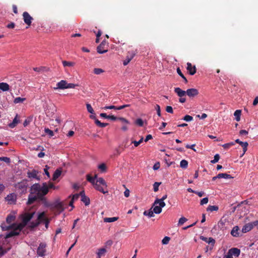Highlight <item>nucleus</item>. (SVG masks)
<instances>
[{
	"label": "nucleus",
	"mask_w": 258,
	"mask_h": 258,
	"mask_svg": "<svg viewBox=\"0 0 258 258\" xmlns=\"http://www.w3.org/2000/svg\"><path fill=\"white\" fill-rule=\"evenodd\" d=\"M66 204L63 202H60L58 200L51 204L50 209L57 214H59L64 210V206Z\"/></svg>",
	"instance_id": "1"
},
{
	"label": "nucleus",
	"mask_w": 258,
	"mask_h": 258,
	"mask_svg": "<svg viewBox=\"0 0 258 258\" xmlns=\"http://www.w3.org/2000/svg\"><path fill=\"white\" fill-rule=\"evenodd\" d=\"M47 217H46V214L44 212L39 213L38 215L37 221L35 222H32L31 223L30 227L34 228L38 226L40 223L43 222Z\"/></svg>",
	"instance_id": "2"
},
{
	"label": "nucleus",
	"mask_w": 258,
	"mask_h": 258,
	"mask_svg": "<svg viewBox=\"0 0 258 258\" xmlns=\"http://www.w3.org/2000/svg\"><path fill=\"white\" fill-rule=\"evenodd\" d=\"M35 212L31 213H25L22 215V223L19 224V226H22V228H23L28 223L29 221L33 218Z\"/></svg>",
	"instance_id": "3"
},
{
	"label": "nucleus",
	"mask_w": 258,
	"mask_h": 258,
	"mask_svg": "<svg viewBox=\"0 0 258 258\" xmlns=\"http://www.w3.org/2000/svg\"><path fill=\"white\" fill-rule=\"evenodd\" d=\"M22 226L19 225L16 228H14L13 230L9 232L5 236L6 238H9L18 235L20 234L21 231L23 229Z\"/></svg>",
	"instance_id": "4"
},
{
	"label": "nucleus",
	"mask_w": 258,
	"mask_h": 258,
	"mask_svg": "<svg viewBox=\"0 0 258 258\" xmlns=\"http://www.w3.org/2000/svg\"><path fill=\"white\" fill-rule=\"evenodd\" d=\"M22 15L25 23L28 26H30L31 24L32 21L33 20V18L27 12H24Z\"/></svg>",
	"instance_id": "5"
},
{
	"label": "nucleus",
	"mask_w": 258,
	"mask_h": 258,
	"mask_svg": "<svg viewBox=\"0 0 258 258\" xmlns=\"http://www.w3.org/2000/svg\"><path fill=\"white\" fill-rule=\"evenodd\" d=\"M48 192V187L46 183H43V185L41 186L40 191L38 192V198H42L46 195Z\"/></svg>",
	"instance_id": "6"
},
{
	"label": "nucleus",
	"mask_w": 258,
	"mask_h": 258,
	"mask_svg": "<svg viewBox=\"0 0 258 258\" xmlns=\"http://www.w3.org/2000/svg\"><path fill=\"white\" fill-rule=\"evenodd\" d=\"M46 244L44 243H41L39 244L37 250V254L39 256H43L44 255L45 252H46Z\"/></svg>",
	"instance_id": "7"
},
{
	"label": "nucleus",
	"mask_w": 258,
	"mask_h": 258,
	"mask_svg": "<svg viewBox=\"0 0 258 258\" xmlns=\"http://www.w3.org/2000/svg\"><path fill=\"white\" fill-rule=\"evenodd\" d=\"M186 94L189 97H194L199 94V91L195 88L188 89L186 90Z\"/></svg>",
	"instance_id": "8"
},
{
	"label": "nucleus",
	"mask_w": 258,
	"mask_h": 258,
	"mask_svg": "<svg viewBox=\"0 0 258 258\" xmlns=\"http://www.w3.org/2000/svg\"><path fill=\"white\" fill-rule=\"evenodd\" d=\"M186 69L190 75H194L196 73V68L195 66H192L191 63L187 62V68Z\"/></svg>",
	"instance_id": "9"
},
{
	"label": "nucleus",
	"mask_w": 258,
	"mask_h": 258,
	"mask_svg": "<svg viewBox=\"0 0 258 258\" xmlns=\"http://www.w3.org/2000/svg\"><path fill=\"white\" fill-rule=\"evenodd\" d=\"M235 142L239 144L242 147L243 151V153L241 156H242L245 154V153L246 152V151L247 150V146L248 145V143L246 142H243L240 141L239 139H236L235 141Z\"/></svg>",
	"instance_id": "10"
},
{
	"label": "nucleus",
	"mask_w": 258,
	"mask_h": 258,
	"mask_svg": "<svg viewBox=\"0 0 258 258\" xmlns=\"http://www.w3.org/2000/svg\"><path fill=\"white\" fill-rule=\"evenodd\" d=\"M67 82L66 80H61L60 82L56 84V87H54L55 90L59 89H67Z\"/></svg>",
	"instance_id": "11"
},
{
	"label": "nucleus",
	"mask_w": 258,
	"mask_h": 258,
	"mask_svg": "<svg viewBox=\"0 0 258 258\" xmlns=\"http://www.w3.org/2000/svg\"><path fill=\"white\" fill-rule=\"evenodd\" d=\"M38 172L36 170H32V171H28L27 172V176L30 178H35L37 180H40V178L38 177L37 174Z\"/></svg>",
	"instance_id": "12"
},
{
	"label": "nucleus",
	"mask_w": 258,
	"mask_h": 258,
	"mask_svg": "<svg viewBox=\"0 0 258 258\" xmlns=\"http://www.w3.org/2000/svg\"><path fill=\"white\" fill-rule=\"evenodd\" d=\"M253 222L252 223H248L243 226L242 228V232L243 233H246L250 231L254 226Z\"/></svg>",
	"instance_id": "13"
},
{
	"label": "nucleus",
	"mask_w": 258,
	"mask_h": 258,
	"mask_svg": "<svg viewBox=\"0 0 258 258\" xmlns=\"http://www.w3.org/2000/svg\"><path fill=\"white\" fill-rule=\"evenodd\" d=\"M41 186L39 183L34 184L31 187V194L38 195Z\"/></svg>",
	"instance_id": "14"
},
{
	"label": "nucleus",
	"mask_w": 258,
	"mask_h": 258,
	"mask_svg": "<svg viewBox=\"0 0 258 258\" xmlns=\"http://www.w3.org/2000/svg\"><path fill=\"white\" fill-rule=\"evenodd\" d=\"M93 186L96 190L102 192L104 194L108 193V190H105L104 189L105 186H102V185H100V184H98V183H95L93 185Z\"/></svg>",
	"instance_id": "15"
},
{
	"label": "nucleus",
	"mask_w": 258,
	"mask_h": 258,
	"mask_svg": "<svg viewBox=\"0 0 258 258\" xmlns=\"http://www.w3.org/2000/svg\"><path fill=\"white\" fill-rule=\"evenodd\" d=\"M15 187L17 188L21 189L22 191H23L24 190H26L27 189V182L26 181L19 182L17 184H16Z\"/></svg>",
	"instance_id": "16"
},
{
	"label": "nucleus",
	"mask_w": 258,
	"mask_h": 258,
	"mask_svg": "<svg viewBox=\"0 0 258 258\" xmlns=\"http://www.w3.org/2000/svg\"><path fill=\"white\" fill-rule=\"evenodd\" d=\"M174 92L179 97H184L186 94V91H183L178 87L174 88Z\"/></svg>",
	"instance_id": "17"
},
{
	"label": "nucleus",
	"mask_w": 258,
	"mask_h": 258,
	"mask_svg": "<svg viewBox=\"0 0 258 258\" xmlns=\"http://www.w3.org/2000/svg\"><path fill=\"white\" fill-rule=\"evenodd\" d=\"M229 251L231 253V255L236 257H238L240 253V250L238 249V248H230Z\"/></svg>",
	"instance_id": "18"
},
{
	"label": "nucleus",
	"mask_w": 258,
	"mask_h": 258,
	"mask_svg": "<svg viewBox=\"0 0 258 258\" xmlns=\"http://www.w3.org/2000/svg\"><path fill=\"white\" fill-rule=\"evenodd\" d=\"M0 90L4 91H8L10 90V86L7 83H0Z\"/></svg>",
	"instance_id": "19"
},
{
	"label": "nucleus",
	"mask_w": 258,
	"mask_h": 258,
	"mask_svg": "<svg viewBox=\"0 0 258 258\" xmlns=\"http://www.w3.org/2000/svg\"><path fill=\"white\" fill-rule=\"evenodd\" d=\"M61 168H58L54 172L53 176H52V180H55L56 179H57L61 175Z\"/></svg>",
	"instance_id": "20"
},
{
	"label": "nucleus",
	"mask_w": 258,
	"mask_h": 258,
	"mask_svg": "<svg viewBox=\"0 0 258 258\" xmlns=\"http://www.w3.org/2000/svg\"><path fill=\"white\" fill-rule=\"evenodd\" d=\"M104 44L103 42H102L97 47V52L100 54L104 53L107 51V49H104Z\"/></svg>",
	"instance_id": "21"
},
{
	"label": "nucleus",
	"mask_w": 258,
	"mask_h": 258,
	"mask_svg": "<svg viewBox=\"0 0 258 258\" xmlns=\"http://www.w3.org/2000/svg\"><path fill=\"white\" fill-rule=\"evenodd\" d=\"M239 227L237 226H234L231 231V234L234 237L239 236Z\"/></svg>",
	"instance_id": "22"
},
{
	"label": "nucleus",
	"mask_w": 258,
	"mask_h": 258,
	"mask_svg": "<svg viewBox=\"0 0 258 258\" xmlns=\"http://www.w3.org/2000/svg\"><path fill=\"white\" fill-rule=\"evenodd\" d=\"M37 199H38V195H36V196H29L27 203L28 204H32Z\"/></svg>",
	"instance_id": "23"
},
{
	"label": "nucleus",
	"mask_w": 258,
	"mask_h": 258,
	"mask_svg": "<svg viewBox=\"0 0 258 258\" xmlns=\"http://www.w3.org/2000/svg\"><path fill=\"white\" fill-rule=\"evenodd\" d=\"M217 177H218V178H225V179L232 178H233V177H232L231 175L228 174L226 173H219L217 175Z\"/></svg>",
	"instance_id": "24"
},
{
	"label": "nucleus",
	"mask_w": 258,
	"mask_h": 258,
	"mask_svg": "<svg viewBox=\"0 0 258 258\" xmlns=\"http://www.w3.org/2000/svg\"><path fill=\"white\" fill-rule=\"evenodd\" d=\"M118 219V217H110V218H104L103 219L104 222L106 223H110V222H113L116 221H117Z\"/></svg>",
	"instance_id": "25"
},
{
	"label": "nucleus",
	"mask_w": 258,
	"mask_h": 258,
	"mask_svg": "<svg viewBox=\"0 0 258 258\" xmlns=\"http://www.w3.org/2000/svg\"><path fill=\"white\" fill-rule=\"evenodd\" d=\"M6 200L12 204L15 201L16 199L14 195L10 194L6 197Z\"/></svg>",
	"instance_id": "26"
},
{
	"label": "nucleus",
	"mask_w": 258,
	"mask_h": 258,
	"mask_svg": "<svg viewBox=\"0 0 258 258\" xmlns=\"http://www.w3.org/2000/svg\"><path fill=\"white\" fill-rule=\"evenodd\" d=\"M152 208L153 209V211L154 213L156 214H159L162 212V209H161V207H160L159 206H157V205L155 206L153 205Z\"/></svg>",
	"instance_id": "27"
},
{
	"label": "nucleus",
	"mask_w": 258,
	"mask_h": 258,
	"mask_svg": "<svg viewBox=\"0 0 258 258\" xmlns=\"http://www.w3.org/2000/svg\"><path fill=\"white\" fill-rule=\"evenodd\" d=\"M159 204L161 209L165 206V203L164 201L159 200V199H156L154 203V206Z\"/></svg>",
	"instance_id": "28"
},
{
	"label": "nucleus",
	"mask_w": 258,
	"mask_h": 258,
	"mask_svg": "<svg viewBox=\"0 0 258 258\" xmlns=\"http://www.w3.org/2000/svg\"><path fill=\"white\" fill-rule=\"evenodd\" d=\"M95 183H98V184L105 186V188H106V187H107V185H106V183L105 181L102 177H100L98 179H97L96 180V182H95Z\"/></svg>",
	"instance_id": "29"
},
{
	"label": "nucleus",
	"mask_w": 258,
	"mask_h": 258,
	"mask_svg": "<svg viewBox=\"0 0 258 258\" xmlns=\"http://www.w3.org/2000/svg\"><path fill=\"white\" fill-rule=\"evenodd\" d=\"M38 199L42 201L43 204L46 206V207H51V204H49L46 199L44 197H43L42 198H38Z\"/></svg>",
	"instance_id": "30"
},
{
	"label": "nucleus",
	"mask_w": 258,
	"mask_h": 258,
	"mask_svg": "<svg viewBox=\"0 0 258 258\" xmlns=\"http://www.w3.org/2000/svg\"><path fill=\"white\" fill-rule=\"evenodd\" d=\"M17 116H18V115H17L16 116V117H15V118L13 119V121L12 122L10 123L9 124V127H10L11 128H14L15 127L17 124H18V120L17 119Z\"/></svg>",
	"instance_id": "31"
},
{
	"label": "nucleus",
	"mask_w": 258,
	"mask_h": 258,
	"mask_svg": "<svg viewBox=\"0 0 258 258\" xmlns=\"http://www.w3.org/2000/svg\"><path fill=\"white\" fill-rule=\"evenodd\" d=\"M15 216H14L12 214H9L8 215V216L7 217L6 221L8 223L10 224L12 222H13L15 220Z\"/></svg>",
	"instance_id": "32"
},
{
	"label": "nucleus",
	"mask_w": 258,
	"mask_h": 258,
	"mask_svg": "<svg viewBox=\"0 0 258 258\" xmlns=\"http://www.w3.org/2000/svg\"><path fill=\"white\" fill-rule=\"evenodd\" d=\"M241 113V111L240 110H236L234 113V115L235 116V119L237 121L240 120Z\"/></svg>",
	"instance_id": "33"
},
{
	"label": "nucleus",
	"mask_w": 258,
	"mask_h": 258,
	"mask_svg": "<svg viewBox=\"0 0 258 258\" xmlns=\"http://www.w3.org/2000/svg\"><path fill=\"white\" fill-rule=\"evenodd\" d=\"M180 166L183 169L187 168L188 166V162L186 160H182L180 163Z\"/></svg>",
	"instance_id": "34"
},
{
	"label": "nucleus",
	"mask_w": 258,
	"mask_h": 258,
	"mask_svg": "<svg viewBox=\"0 0 258 258\" xmlns=\"http://www.w3.org/2000/svg\"><path fill=\"white\" fill-rule=\"evenodd\" d=\"M106 252V249L105 248H101L98 249L97 254V256H101L102 255H104Z\"/></svg>",
	"instance_id": "35"
},
{
	"label": "nucleus",
	"mask_w": 258,
	"mask_h": 258,
	"mask_svg": "<svg viewBox=\"0 0 258 258\" xmlns=\"http://www.w3.org/2000/svg\"><path fill=\"white\" fill-rule=\"evenodd\" d=\"M219 209V207L217 206H209L207 209V211L213 212L217 211Z\"/></svg>",
	"instance_id": "36"
},
{
	"label": "nucleus",
	"mask_w": 258,
	"mask_h": 258,
	"mask_svg": "<svg viewBox=\"0 0 258 258\" xmlns=\"http://www.w3.org/2000/svg\"><path fill=\"white\" fill-rule=\"evenodd\" d=\"M143 214L144 215L148 216L149 217H152L154 216V212L152 210V209L150 210L144 211Z\"/></svg>",
	"instance_id": "37"
},
{
	"label": "nucleus",
	"mask_w": 258,
	"mask_h": 258,
	"mask_svg": "<svg viewBox=\"0 0 258 258\" xmlns=\"http://www.w3.org/2000/svg\"><path fill=\"white\" fill-rule=\"evenodd\" d=\"M81 201L85 204L86 206H88L90 204V199L87 196H84L81 199Z\"/></svg>",
	"instance_id": "38"
},
{
	"label": "nucleus",
	"mask_w": 258,
	"mask_h": 258,
	"mask_svg": "<svg viewBox=\"0 0 258 258\" xmlns=\"http://www.w3.org/2000/svg\"><path fill=\"white\" fill-rule=\"evenodd\" d=\"M62 64L63 67H73L74 66L75 63L72 61H68L64 60L62 61Z\"/></svg>",
	"instance_id": "39"
},
{
	"label": "nucleus",
	"mask_w": 258,
	"mask_h": 258,
	"mask_svg": "<svg viewBox=\"0 0 258 258\" xmlns=\"http://www.w3.org/2000/svg\"><path fill=\"white\" fill-rule=\"evenodd\" d=\"M177 73L184 80L185 83H187V80L186 78L184 77L183 74L182 73V72H181V70H180L179 68H178L177 69Z\"/></svg>",
	"instance_id": "40"
},
{
	"label": "nucleus",
	"mask_w": 258,
	"mask_h": 258,
	"mask_svg": "<svg viewBox=\"0 0 258 258\" xmlns=\"http://www.w3.org/2000/svg\"><path fill=\"white\" fill-rule=\"evenodd\" d=\"M25 100H26L25 98H21V97H19L16 98L14 99V102L15 104H17V103H22L23 101H24Z\"/></svg>",
	"instance_id": "41"
},
{
	"label": "nucleus",
	"mask_w": 258,
	"mask_h": 258,
	"mask_svg": "<svg viewBox=\"0 0 258 258\" xmlns=\"http://www.w3.org/2000/svg\"><path fill=\"white\" fill-rule=\"evenodd\" d=\"M44 132L45 134L48 135L50 137H53L54 136L53 132L48 128H45Z\"/></svg>",
	"instance_id": "42"
},
{
	"label": "nucleus",
	"mask_w": 258,
	"mask_h": 258,
	"mask_svg": "<svg viewBox=\"0 0 258 258\" xmlns=\"http://www.w3.org/2000/svg\"><path fill=\"white\" fill-rule=\"evenodd\" d=\"M86 177H87V180L89 182L91 183L93 185H94L95 183V178L91 177L90 174H87Z\"/></svg>",
	"instance_id": "43"
},
{
	"label": "nucleus",
	"mask_w": 258,
	"mask_h": 258,
	"mask_svg": "<svg viewBox=\"0 0 258 258\" xmlns=\"http://www.w3.org/2000/svg\"><path fill=\"white\" fill-rule=\"evenodd\" d=\"M235 145V143L234 142H230V143H227V144H225L224 145H222V147L225 149H229L230 147L233 146Z\"/></svg>",
	"instance_id": "44"
},
{
	"label": "nucleus",
	"mask_w": 258,
	"mask_h": 258,
	"mask_svg": "<svg viewBox=\"0 0 258 258\" xmlns=\"http://www.w3.org/2000/svg\"><path fill=\"white\" fill-rule=\"evenodd\" d=\"M86 107H87V111L89 113H90L91 114H94V111L93 108L92 107L91 104H90L89 103L86 104Z\"/></svg>",
	"instance_id": "45"
},
{
	"label": "nucleus",
	"mask_w": 258,
	"mask_h": 258,
	"mask_svg": "<svg viewBox=\"0 0 258 258\" xmlns=\"http://www.w3.org/2000/svg\"><path fill=\"white\" fill-rule=\"evenodd\" d=\"M94 73L96 74V75H99L102 73H103L104 72V71L102 69H100V68H95L94 69Z\"/></svg>",
	"instance_id": "46"
},
{
	"label": "nucleus",
	"mask_w": 258,
	"mask_h": 258,
	"mask_svg": "<svg viewBox=\"0 0 258 258\" xmlns=\"http://www.w3.org/2000/svg\"><path fill=\"white\" fill-rule=\"evenodd\" d=\"M187 221V219L186 218L182 217L179 219L178 224L179 225H182Z\"/></svg>",
	"instance_id": "47"
},
{
	"label": "nucleus",
	"mask_w": 258,
	"mask_h": 258,
	"mask_svg": "<svg viewBox=\"0 0 258 258\" xmlns=\"http://www.w3.org/2000/svg\"><path fill=\"white\" fill-rule=\"evenodd\" d=\"M220 159V156L219 154H217L214 156V159L211 161L212 163H216L218 162Z\"/></svg>",
	"instance_id": "48"
},
{
	"label": "nucleus",
	"mask_w": 258,
	"mask_h": 258,
	"mask_svg": "<svg viewBox=\"0 0 258 258\" xmlns=\"http://www.w3.org/2000/svg\"><path fill=\"white\" fill-rule=\"evenodd\" d=\"M46 67H36V68H33V70L35 72H42V71H44V70H46Z\"/></svg>",
	"instance_id": "49"
},
{
	"label": "nucleus",
	"mask_w": 258,
	"mask_h": 258,
	"mask_svg": "<svg viewBox=\"0 0 258 258\" xmlns=\"http://www.w3.org/2000/svg\"><path fill=\"white\" fill-rule=\"evenodd\" d=\"M135 123L137 125H139V126H143L144 125L143 120L141 118H138L136 120Z\"/></svg>",
	"instance_id": "50"
},
{
	"label": "nucleus",
	"mask_w": 258,
	"mask_h": 258,
	"mask_svg": "<svg viewBox=\"0 0 258 258\" xmlns=\"http://www.w3.org/2000/svg\"><path fill=\"white\" fill-rule=\"evenodd\" d=\"M98 168L102 171L104 172L106 171V166L104 163H102L98 166Z\"/></svg>",
	"instance_id": "51"
},
{
	"label": "nucleus",
	"mask_w": 258,
	"mask_h": 258,
	"mask_svg": "<svg viewBox=\"0 0 258 258\" xmlns=\"http://www.w3.org/2000/svg\"><path fill=\"white\" fill-rule=\"evenodd\" d=\"M170 240V238L168 236H165L162 240V243L163 244H167L169 243Z\"/></svg>",
	"instance_id": "52"
},
{
	"label": "nucleus",
	"mask_w": 258,
	"mask_h": 258,
	"mask_svg": "<svg viewBox=\"0 0 258 258\" xmlns=\"http://www.w3.org/2000/svg\"><path fill=\"white\" fill-rule=\"evenodd\" d=\"M143 141V138H141V139L139 141H132V143L134 144L135 147H138L141 143H142Z\"/></svg>",
	"instance_id": "53"
},
{
	"label": "nucleus",
	"mask_w": 258,
	"mask_h": 258,
	"mask_svg": "<svg viewBox=\"0 0 258 258\" xmlns=\"http://www.w3.org/2000/svg\"><path fill=\"white\" fill-rule=\"evenodd\" d=\"M0 161H4L6 163H8V164L10 163L11 162V160H10V158L7 157H0Z\"/></svg>",
	"instance_id": "54"
},
{
	"label": "nucleus",
	"mask_w": 258,
	"mask_h": 258,
	"mask_svg": "<svg viewBox=\"0 0 258 258\" xmlns=\"http://www.w3.org/2000/svg\"><path fill=\"white\" fill-rule=\"evenodd\" d=\"M136 53L137 50L135 51H128L127 55H129V57H130L131 59H133L134 56L136 55Z\"/></svg>",
	"instance_id": "55"
},
{
	"label": "nucleus",
	"mask_w": 258,
	"mask_h": 258,
	"mask_svg": "<svg viewBox=\"0 0 258 258\" xmlns=\"http://www.w3.org/2000/svg\"><path fill=\"white\" fill-rule=\"evenodd\" d=\"M160 183L156 182L153 184V189L154 191L156 192L159 190V186L160 185Z\"/></svg>",
	"instance_id": "56"
},
{
	"label": "nucleus",
	"mask_w": 258,
	"mask_h": 258,
	"mask_svg": "<svg viewBox=\"0 0 258 258\" xmlns=\"http://www.w3.org/2000/svg\"><path fill=\"white\" fill-rule=\"evenodd\" d=\"M155 109H156V110L157 111V115L159 116H160L161 114V109H160V106L158 105V104H156L155 106Z\"/></svg>",
	"instance_id": "57"
},
{
	"label": "nucleus",
	"mask_w": 258,
	"mask_h": 258,
	"mask_svg": "<svg viewBox=\"0 0 258 258\" xmlns=\"http://www.w3.org/2000/svg\"><path fill=\"white\" fill-rule=\"evenodd\" d=\"M183 119L184 120L186 121H191L193 119V117L191 116H190V115H186L185 116H184V117H183Z\"/></svg>",
	"instance_id": "58"
},
{
	"label": "nucleus",
	"mask_w": 258,
	"mask_h": 258,
	"mask_svg": "<svg viewBox=\"0 0 258 258\" xmlns=\"http://www.w3.org/2000/svg\"><path fill=\"white\" fill-rule=\"evenodd\" d=\"M79 85L78 84H75L73 83H68L67 85V89L69 88H74L76 86H78Z\"/></svg>",
	"instance_id": "59"
},
{
	"label": "nucleus",
	"mask_w": 258,
	"mask_h": 258,
	"mask_svg": "<svg viewBox=\"0 0 258 258\" xmlns=\"http://www.w3.org/2000/svg\"><path fill=\"white\" fill-rule=\"evenodd\" d=\"M132 59H131L130 57H129V55H127L126 59L123 62V65L124 66L127 65Z\"/></svg>",
	"instance_id": "60"
},
{
	"label": "nucleus",
	"mask_w": 258,
	"mask_h": 258,
	"mask_svg": "<svg viewBox=\"0 0 258 258\" xmlns=\"http://www.w3.org/2000/svg\"><path fill=\"white\" fill-rule=\"evenodd\" d=\"M32 120V118H28L27 119H25V120L24 121V123H23V125L24 126H26L27 125H28L30 122Z\"/></svg>",
	"instance_id": "61"
},
{
	"label": "nucleus",
	"mask_w": 258,
	"mask_h": 258,
	"mask_svg": "<svg viewBox=\"0 0 258 258\" xmlns=\"http://www.w3.org/2000/svg\"><path fill=\"white\" fill-rule=\"evenodd\" d=\"M208 202V198H204L202 200H201L200 202V204L201 205H203L204 204H207Z\"/></svg>",
	"instance_id": "62"
},
{
	"label": "nucleus",
	"mask_w": 258,
	"mask_h": 258,
	"mask_svg": "<svg viewBox=\"0 0 258 258\" xmlns=\"http://www.w3.org/2000/svg\"><path fill=\"white\" fill-rule=\"evenodd\" d=\"M118 119L120 120L122 123H125V124H129V121L123 117H118Z\"/></svg>",
	"instance_id": "63"
},
{
	"label": "nucleus",
	"mask_w": 258,
	"mask_h": 258,
	"mask_svg": "<svg viewBox=\"0 0 258 258\" xmlns=\"http://www.w3.org/2000/svg\"><path fill=\"white\" fill-rule=\"evenodd\" d=\"M166 111L168 112V113H173V108L171 106H167L166 107Z\"/></svg>",
	"instance_id": "64"
}]
</instances>
